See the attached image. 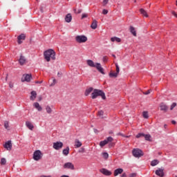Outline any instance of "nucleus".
Returning a JSON list of instances; mask_svg holds the SVG:
<instances>
[{
  "mask_svg": "<svg viewBox=\"0 0 177 177\" xmlns=\"http://www.w3.org/2000/svg\"><path fill=\"white\" fill-rule=\"evenodd\" d=\"M44 59L46 62H50L52 60H56V53L52 49H48L44 52Z\"/></svg>",
  "mask_w": 177,
  "mask_h": 177,
  "instance_id": "obj_1",
  "label": "nucleus"
},
{
  "mask_svg": "<svg viewBox=\"0 0 177 177\" xmlns=\"http://www.w3.org/2000/svg\"><path fill=\"white\" fill-rule=\"evenodd\" d=\"M98 96H101L103 100H106V94L103 91L100 89H94L91 93L92 99H96Z\"/></svg>",
  "mask_w": 177,
  "mask_h": 177,
  "instance_id": "obj_2",
  "label": "nucleus"
},
{
  "mask_svg": "<svg viewBox=\"0 0 177 177\" xmlns=\"http://www.w3.org/2000/svg\"><path fill=\"white\" fill-rule=\"evenodd\" d=\"M132 154L133 157H136V158H140V157H142V156H143V151H142V149H133L132 151Z\"/></svg>",
  "mask_w": 177,
  "mask_h": 177,
  "instance_id": "obj_3",
  "label": "nucleus"
},
{
  "mask_svg": "<svg viewBox=\"0 0 177 177\" xmlns=\"http://www.w3.org/2000/svg\"><path fill=\"white\" fill-rule=\"evenodd\" d=\"M75 39L76 42H78V44H84V42L88 41V37L85 35H77L76 36Z\"/></svg>",
  "mask_w": 177,
  "mask_h": 177,
  "instance_id": "obj_4",
  "label": "nucleus"
},
{
  "mask_svg": "<svg viewBox=\"0 0 177 177\" xmlns=\"http://www.w3.org/2000/svg\"><path fill=\"white\" fill-rule=\"evenodd\" d=\"M41 154L42 153L41 152V151L39 150L35 151L33 153V159L35 161H39V160L42 158Z\"/></svg>",
  "mask_w": 177,
  "mask_h": 177,
  "instance_id": "obj_5",
  "label": "nucleus"
},
{
  "mask_svg": "<svg viewBox=\"0 0 177 177\" xmlns=\"http://www.w3.org/2000/svg\"><path fill=\"white\" fill-rule=\"evenodd\" d=\"M32 78V75H31V74H26V75H24L22 78H21V82H30V81H31V79Z\"/></svg>",
  "mask_w": 177,
  "mask_h": 177,
  "instance_id": "obj_6",
  "label": "nucleus"
},
{
  "mask_svg": "<svg viewBox=\"0 0 177 177\" xmlns=\"http://www.w3.org/2000/svg\"><path fill=\"white\" fill-rule=\"evenodd\" d=\"M53 147V149H55V150H60V149L63 147V142H54Z\"/></svg>",
  "mask_w": 177,
  "mask_h": 177,
  "instance_id": "obj_7",
  "label": "nucleus"
},
{
  "mask_svg": "<svg viewBox=\"0 0 177 177\" xmlns=\"http://www.w3.org/2000/svg\"><path fill=\"white\" fill-rule=\"evenodd\" d=\"M97 71H99V73H100L101 74L104 75V69L103 68V67H102V64H100V63H95V66H94Z\"/></svg>",
  "mask_w": 177,
  "mask_h": 177,
  "instance_id": "obj_8",
  "label": "nucleus"
},
{
  "mask_svg": "<svg viewBox=\"0 0 177 177\" xmlns=\"http://www.w3.org/2000/svg\"><path fill=\"white\" fill-rule=\"evenodd\" d=\"M17 39H18L17 43L19 44V45H21V44H23V41L26 39V35L21 34L17 37Z\"/></svg>",
  "mask_w": 177,
  "mask_h": 177,
  "instance_id": "obj_9",
  "label": "nucleus"
},
{
  "mask_svg": "<svg viewBox=\"0 0 177 177\" xmlns=\"http://www.w3.org/2000/svg\"><path fill=\"white\" fill-rule=\"evenodd\" d=\"M19 63L20 66H24V64L27 63V59H26V57L20 55V57L19 59Z\"/></svg>",
  "mask_w": 177,
  "mask_h": 177,
  "instance_id": "obj_10",
  "label": "nucleus"
},
{
  "mask_svg": "<svg viewBox=\"0 0 177 177\" xmlns=\"http://www.w3.org/2000/svg\"><path fill=\"white\" fill-rule=\"evenodd\" d=\"M156 175L160 177H164V169L159 168L155 171Z\"/></svg>",
  "mask_w": 177,
  "mask_h": 177,
  "instance_id": "obj_11",
  "label": "nucleus"
},
{
  "mask_svg": "<svg viewBox=\"0 0 177 177\" xmlns=\"http://www.w3.org/2000/svg\"><path fill=\"white\" fill-rule=\"evenodd\" d=\"M100 172L101 174H103V175H105V176H110V175H111V171H109L108 169H100Z\"/></svg>",
  "mask_w": 177,
  "mask_h": 177,
  "instance_id": "obj_12",
  "label": "nucleus"
},
{
  "mask_svg": "<svg viewBox=\"0 0 177 177\" xmlns=\"http://www.w3.org/2000/svg\"><path fill=\"white\" fill-rule=\"evenodd\" d=\"M122 172H124V169L122 168H118L114 171L113 175H114V176H118V175H121V174H122Z\"/></svg>",
  "mask_w": 177,
  "mask_h": 177,
  "instance_id": "obj_13",
  "label": "nucleus"
},
{
  "mask_svg": "<svg viewBox=\"0 0 177 177\" xmlns=\"http://www.w3.org/2000/svg\"><path fill=\"white\" fill-rule=\"evenodd\" d=\"M64 168L68 169H74V165L71 162H66L64 165Z\"/></svg>",
  "mask_w": 177,
  "mask_h": 177,
  "instance_id": "obj_14",
  "label": "nucleus"
},
{
  "mask_svg": "<svg viewBox=\"0 0 177 177\" xmlns=\"http://www.w3.org/2000/svg\"><path fill=\"white\" fill-rule=\"evenodd\" d=\"M4 148L7 150H12V142L10 140L8 141L4 145Z\"/></svg>",
  "mask_w": 177,
  "mask_h": 177,
  "instance_id": "obj_15",
  "label": "nucleus"
},
{
  "mask_svg": "<svg viewBox=\"0 0 177 177\" xmlns=\"http://www.w3.org/2000/svg\"><path fill=\"white\" fill-rule=\"evenodd\" d=\"M30 95H31L30 97V100L34 101L35 100V99H37V91H31Z\"/></svg>",
  "mask_w": 177,
  "mask_h": 177,
  "instance_id": "obj_16",
  "label": "nucleus"
},
{
  "mask_svg": "<svg viewBox=\"0 0 177 177\" xmlns=\"http://www.w3.org/2000/svg\"><path fill=\"white\" fill-rule=\"evenodd\" d=\"M33 106H34L35 109H37V110L38 111H42V106H41L39 105V103H38V102H35V103L33 104Z\"/></svg>",
  "mask_w": 177,
  "mask_h": 177,
  "instance_id": "obj_17",
  "label": "nucleus"
},
{
  "mask_svg": "<svg viewBox=\"0 0 177 177\" xmlns=\"http://www.w3.org/2000/svg\"><path fill=\"white\" fill-rule=\"evenodd\" d=\"M26 125L27 128H28V129H30V131H32V129H34V125H32V123H31V122H26Z\"/></svg>",
  "mask_w": 177,
  "mask_h": 177,
  "instance_id": "obj_18",
  "label": "nucleus"
},
{
  "mask_svg": "<svg viewBox=\"0 0 177 177\" xmlns=\"http://www.w3.org/2000/svg\"><path fill=\"white\" fill-rule=\"evenodd\" d=\"M160 107L161 111H167L168 110V106H167V105H165V104L164 103H161L160 104Z\"/></svg>",
  "mask_w": 177,
  "mask_h": 177,
  "instance_id": "obj_19",
  "label": "nucleus"
},
{
  "mask_svg": "<svg viewBox=\"0 0 177 177\" xmlns=\"http://www.w3.org/2000/svg\"><path fill=\"white\" fill-rule=\"evenodd\" d=\"M71 20H73L71 14H68L65 17V21H66V23H71Z\"/></svg>",
  "mask_w": 177,
  "mask_h": 177,
  "instance_id": "obj_20",
  "label": "nucleus"
},
{
  "mask_svg": "<svg viewBox=\"0 0 177 177\" xmlns=\"http://www.w3.org/2000/svg\"><path fill=\"white\" fill-rule=\"evenodd\" d=\"M91 28L93 30H96V28H97V21L96 20H93L91 25Z\"/></svg>",
  "mask_w": 177,
  "mask_h": 177,
  "instance_id": "obj_21",
  "label": "nucleus"
},
{
  "mask_svg": "<svg viewBox=\"0 0 177 177\" xmlns=\"http://www.w3.org/2000/svg\"><path fill=\"white\" fill-rule=\"evenodd\" d=\"M75 146L76 148L78 149V148L81 147V146H82V142H81L80 141V140L76 139V140H75Z\"/></svg>",
  "mask_w": 177,
  "mask_h": 177,
  "instance_id": "obj_22",
  "label": "nucleus"
},
{
  "mask_svg": "<svg viewBox=\"0 0 177 177\" xmlns=\"http://www.w3.org/2000/svg\"><path fill=\"white\" fill-rule=\"evenodd\" d=\"M70 153V147H67L66 149H63L62 154L64 156H68V153Z\"/></svg>",
  "mask_w": 177,
  "mask_h": 177,
  "instance_id": "obj_23",
  "label": "nucleus"
},
{
  "mask_svg": "<svg viewBox=\"0 0 177 177\" xmlns=\"http://www.w3.org/2000/svg\"><path fill=\"white\" fill-rule=\"evenodd\" d=\"M140 12L141 15H142V16H144L145 17H149V15H147V12H146L145 9L143 8L140 9Z\"/></svg>",
  "mask_w": 177,
  "mask_h": 177,
  "instance_id": "obj_24",
  "label": "nucleus"
},
{
  "mask_svg": "<svg viewBox=\"0 0 177 177\" xmlns=\"http://www.w3.org/2000/svg\"><path fill=\"white\" fill-rule=\"evenodd\" d=\"M86 62L88 66H89L90 67H95L96 66V64H95V62H93V61L91 59L87 60Z\"/></svg>",
  "mask_w": 177,
  "mask_h": 177,
  "instance_id": "obj_25",
  "label": "nucleus"
},
{
  "mask_svg": "<svg viewBox=\"0 0 177 177\" xmlns=\"http://www.w3.org/2000/svg\"><path fill=\"white\" fill-rule=\"evenodd\" d=\"M112 42H121L120 37H114L111 38Z\"/></svg>",
  "mask_w": 177,
  "mask_h": 177,
  "instance_id": "obj_26",
  "label": "nucleus"
},
{
  "mask_svg": "<svg viewBox=\"0 0 177 177\" xmlns=\"http://www.w3.org/2000/svg\"><path fill=\"white\" fill-rule=\"evenodd\" d=\"M92 91H93V88H92V87L87 88L84 93L85 96H88L89 95V93H91V92H92Z\"/></svg>",
  "mask_w": 177,
  "mask_h": 177,
  "instance_id": "obj_27",
  "label": "nucleus"
},
{
  "mask_svg": "<svg viewBox=\"0 0 177 177\" xmlns=\"http://www.w3.org/2000/svg\"><path fill=\"white\" fill-rule=\"evenodd\" d=\"M144 138L145 140H147L148 142H151V136L150 134H145Z\"/></svg>",
  "mask_w": 177,
  "mask_h": 177,
  "instance_id": "obj_28",
  "label": "nucleus"
},
{
  "mask_svg": "<svg viewBox=\"0 0 177 177\" xmlns=\"http://www.w3.org/2000/svg\"><path fill=\"white\" fill-rule=\"evenodd\" d=\"M130 32H131V34H133L134 37H136V30H135V28H133V26L130 27Z\"/></svg>",
  "mask_w": 177,
  "mask_h": 177,
  "instance_id": "obj_29",
  "label": "nucleus"
},
{
  "mask_svg": "<svg viewBox=\"0 0 177 177\" xmlns=\"http://www.w3.org/2000/svg\"><path fill=\"white\" fill-rule=\"evenodd\" d=\"M109 77L110 78H117L118 77V74L116 73H110Z\"/></svg>",
  "mask_w": 177,
  "mask_h": 177,
  "instance_id": "obj_30",
  "label": "nucleus"
},
{
  "mask_svg": "<svg viewBox=\"0 0 177 177\" xmlns=\"http://www.w3.org/2000/svg\"><path fill=\"white\" fill-rule=\"evenodd\" d=\"M158 162H159L158 160H153L151 162V167H156V165H158Z\"/></svg>",
  "mask_w": 177,
  "mask_h": 177,
  "instance_id": "obj_31",
  "label": "nucleus"
},
{
  "mask_svg": "<svg viewBox=\"0 0 177 177\" xmlns=\"http://www.w3.org/2000/svg\"><path fill=\"white\" fill-rule=\"evenodd\" d=\"M46 113H48V114L52 113V108H50L49 106H46Z\"/></svg>",
  "mask_w": 177,
  "mask_h": 177,
  "instance_id": "obj_32",
  "label": "nucleus"
},
{
  "mask_svg": "<svg viewBox=\"0 0 177 177\" xmlns=\"http://www.w3.org/2000/svg\"><path fill=\"white\" fill-rule=\"evenodd\" d=\"M107 144H108L107 141H106V140H104L100 142V147H104V146H106V145H107Z\"/></svg>",
  "mask_w": 177,
  "mask_h": 177,
  "instance_id": "obj_33",
  "label": "nucleus"
},
{
  "mask_svg": "<svg viewBox=\"0 0 177 177\" xmlns=\"http://www.w3.org/2000/svg\"><path fill=\"white\" fill-rule=\"evenodd\" d=\"M105 140L107 143H111V142L114 140V138H113V137H108Z\"/></svg>",
  "mask_w": 177,
  "mask_h": 177,
  "instance_id": "obj_34",
  "label": "nucleus"
},
{
  "mask_svg": "<svg viewBox=\"0 0 177 177\" xmlns=\"http://www.w3.org/2000/svg\"><path fill=\"white\" fill-rule=\"evenodd\" d=\"M142 116H143L144 118H149V112L144 111L142 113Z\"/></svg>",
  "mask_w": 177,
  "mask_h": 177,
  "instance_id": "obj_35",
  "label": "nucleus"
},
{
  "mask_svg": "<svg viewBox=\"0 0 177 177\" xmlns=\"http://www.w3.org/2000/svg\"><path fill=\"white\" fill-rule=\"evenodd\" d=\"M102 156L105 160H107V158H109V153L107 152L102 153Z\"/></svg>",
  "mask_w": 177,
  "mask_h": 177,
  "instance_id": "obj_36",
  "label": "nucleus"
},
{
  "mask_svg": "<svg viewBox=\"0 0 177 177\" xmlns=\"http://www.w3.org/2000/svg\"><path fill=\"white\" fill-rule=\"evenodd\" d=\"M1 165H5V164H6V159L5 158L1 159Z\"/></svg>",
  "mask_w": 177,
  "mask_h": 177,
  "instance_id": "obj_37",
  "label": "nucleus"
},
{
  "mask_svg": "<svg viewBox=\"0 0 177 177\" xmlns=\"http://www.w3.org/2000/svg\"><path fill=\"white\" fill-rule=\"evenodd\" d=\"M145 136V133H138L136 136V138H137V139H139V138H142V137H144Z\"/></svg>",
  "mask_w": 177,
  "mask_h": 177,
  "instance_id": "obj_38",
  "label": "nucleus"
},
{
  "mask_svg": "<svg viewBox=\"0 0 177 177\" xmlns=\"http://www.w3.org/2000/svg\"><path fill=\"white\" fill-rule=\"evenodd\" d=\"M4 127L6 128V129H9V122L6 121L4 122Z\"/></svg>",
  "mask_w": 177,
  "mask_h": 177,
  "instance_id": "obj_39",
  "label": "nucleus"
},
{
  "mask_svg": "<svg viewBox=\"0 0 177 177\" xmlns=\"http://www.w3.org/2000/svg\"><path fill=\"white\" fill-rule=\"evenodd\" d=\"M116 67V73L118 75L120 73V66H118V64H115Z\"/></svg>",
  "mask_w": 177,
  "mask_h": 177,
  "instance_id": "obj_40",
  "label": "nucleus"
},
{
  "mask_svg": "<svg viewBox=\"0 0 177 177\" xmlns=\"http://www.w3.org/2000/svg\"><path fill=\"white\" fill-rule=\"evenodd\" d=\"M175 107H176V102L173 103L171 105L170 110H174V109H175Z\"/></svg>",
  "mask_w": 177,
  "mask_h": 177,
  "instance_id": "obj_41",
  "label": "nucleus"
},
{
  "mask_svg": "<svg viewBox=\"0 0 177 177\" xmlns=\"http://www.w3.org/2000/svg\"><path fill=\"white\" fill-rule=\"evenodd\" d=\"M109 60V58L106 56L103 57V62L106 63Z\"/></svg>",
  "mask_w": 177,
  "mask_h": 177,
  "instance_id": "obj_42",
  "label": "nucleus"
},
{
  "mask_svg": "<svg viewBox=\"0 0 177 177\" xmlns=\"http://www.w3.org/2000/svg\"><path fill=\"white\" fill-rule=\"evenodd\" d=\"M151 93V89L148 90L147 91L144 93V95H150Z\"/></svg>",
  "mask_w": 177,
  "mask_h": 177,
  "instance_id": "obj_43",
  "label": "nucleus"
},
{
  "mask_svg": "<svg viewBox=\"0 0 177 177\" xmlns=\"http://www.w3.org/2000/svg\"><path fill=\"white\" fill-rule=\"evenodd\" d=\"M88 17V14L84 13L82 15V19H85Z\"/></svg>",
  "mask_w": 177,
  "mask_h": 177,
  "instance_id": "obj_44",
  "label": "nucleus"
},
{
  "mask_svg": "<svg viewBox=\"0 0 177 177\" xmlns=\"http://www.w3.org/2000/svg\"><path fill=\"white\" fill-rule=\"evenodd\" d=\"M102 13H103V15H107L109 13V11L107 10L104 9L102 10Z\"/></svg>",
  "mask_w": 177,
  "mask_h": 177,
  "instance_id": "obj_45",
  "label": "nucleus"
},
{
  "mask_svg": "<svg viewBox=\"0 0 177 177\" xmlns=\"http://www.w3.org/2000/svg\"><path fill=\"white\" fill-rule=\"evenodd\" d=\"M56 79H53V83L50 84V86H53L56 84Z\"/></svg>",
  "mask_w": 177,
  "mask_h": 177,
  "instance_id": "obj_46",
  "label": "nucleus"
},
{
  "mask_svg": "<svg viewBox=\"0 0 177 177\" xmlns=\"http://www.w3.org/2000/svg\"><path fill=\"white\" fill-rule=\"evenodd\" d=\"M103 114H104L103 111H98V115H100V117H101V115H103Z\"/></svg>",
  "mask_w": 177,
  "mask_h": 177,
  "instance_id": "obj_47",
  "label": "nucleus"
},
{
  "mask_svg": "<svg viewBox=\"0 0 177 177\" xmlns=\"http://www.w3.org/2000/svg\"><path fill=\"white\" fill-rule=\"evenodd\" d=\"M109 147H114V143H113V142H109Z\"/></svg>",
  "mask_w": 177,
  "mask_h": 177,
  "instance_id": "obj_48",
  "label": "nucleus"
},
{
  "mask_svg": "<svg viewBox=\"0 0 177 177\" xmlns=\"http://www.w3.org/2000/svg\"><path fill=\"white\" fill-rule=\"evenodd\" d=\"M129 177H136V174L132 173L129 175Z\"/></svg>",
  "mask_w": 177,
  "mask_h": 177,
  "instance_id": "obj_49",
  "label": "nucleus"
},
{
  "mask_svg": "<svg viewBox=\"0 0 177 177\" xmlns=\"http://www.w3.org/2000/svg\"><path fill=\"white\" fill-rule=\"evenodd\" d=\"M171 14L173 15V16H174V17L177 18V14L176 12H175V11H172Z\"/></svg>",
  "mask_w": 177,
  "mask_h": 177,
  "instance_id": "obj_50",
  "label": "nucleus"
},
{
  "mask_svg": "<svg viewBox=\"0 0 177 177\" xmlns=\"http://www.w3.org/2000/svg\"><path fill=\"white\" fill-rule=\"evenodd\" d=\"M103 2L104 5H107V3H109V0H104Z\"/></svg>",
  "mask_w": 177,
  "mask_h": 177,
  "instance_id": "obj_51",
  "label": "nucleus"
},
{
  "mask_svg": "<svg viewBox=\"0 0 177 177\" xmlns=\"http://www.w3.org/2000/svg\"><path fill=\"white\" fill-rule=\"evenodd\" d=\"M121 177H127V174L123 173L121 176Z\"/></svg>",
  "mask_w": 177,
  "mask_h": 177,
  "instance_id": "obj_52",
  "label": "nucleus"
},
{
  "mask_svg": "<svg viewBox=\"0 0 177 177\" xmlns=\"http://www.w3.org/2000/svg\"><path fill=\"white\" fill-rule=\"evenodd\" d=\"M171 124H173L174 125H175V124H176V121L172 120V121H171Z\"/></svg>",
  "mask_w": 177,
  "mask_h": 177,
  "instance_id": "obj_53",
  "label": "nucleus"
},
{
  "mask_svg": "<svg viewBox=\"0 0 177 177\" xmlns=\"http://www.w3.org/2000/svg\"><path fill=\"white\" fill-rule=\"evenodd\" d=\"M9 86H10V88H13V84L10 83Z\"/></svg>",
  "mask_w": 177,
  "mask_h": 177,
  "instance_id": "obj_54",
  "label": "nucleus"
},
{
  "mask_svg": "<svg viewBox=\"0 0 177 177\" xmlns=\"http://www.w3.org/2000/svg\"><path fill=\"white\" fill-rule=\"evenodd\" d=\"M35 84H42V82H39V81H36Z\"/></svg>",
  "mask_w": 177,
  "mask_h": 177,
  "instance_id": "obj_55",
  "label": "nucleus"
},
{
  "mask_svg": "<svg viewBox=\"0 0 177 177\" xmlns=\"http://www.w3.org/2000/svg\"><path fill=\"white\" fill-rule=\"evenodd\" d=\"M81 12H82V10H78L77 13L80 14V13H81Z\"/></svg>",
  "mask_w": 177,
  "mask_h": 177,
  "instance_id": "obj_56",
  "label": "nucleus"
},
{
  "mask_svg": "<svg viewBox=\"0 0 177 177\" xmlns=\"http://www.w3.org/2000/svg\"><path fill=\"white\" fill-rule=\"evenodd\" d=\"M40 177H50V176H41Z\"/></svg>",
  "mask_w": 177,
  "mask_h": 177,
  "instance_id": "obj_57",
  "label": "nucleus"
},
{
  "mask_svg": "<svg viewBox=\"0 0 177 177\" xmlns=\"http://www.w3.org/2000/svg\"><path fill=\"white\" fill-rule=\"evenodd\" d=\"M41 100H42V97H40L39 98V101L41 102Z\"/></svg>",
  "mask_w": 177,
  "mask_h": 177,
  "instance_id": "obj_58",
  "label": "nucleus"
},
{
  "mask_svg": "<svg viewBox=\"0 0 177 177\" xmlns=\"http://www.w3.org/2000/svg\"><path fill=\"white\" fill-rule=\"evenodd\" d=\"M112 56L114 57V59H115V55L113 54Z\"/></svg>",
  "mask_w": 177,
  "mask_h": 177,
  "instance_id": "obj_59",
  "label": "nucleus"
},
{
  "mask_svg": "<svg viewBox=\"0 0 177 177\" xmlns=\"http://www.w3.org/2000/svg\"><path fill=\"white\" fill-rule=\"evenodd\" d=\"M173 177H177V176H173Z\"/></svg>",
  "mask_w": 177,
  "mask_h": 177,
  "instance_id": "obj_60",
  "label": "nucleus"
}]
</instances>
